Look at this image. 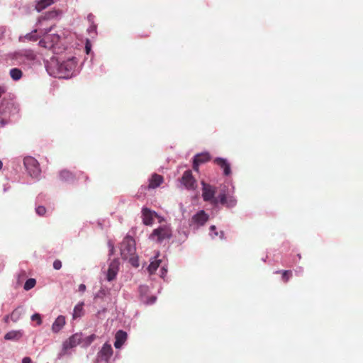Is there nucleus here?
<instances>
[{
    "mask_svg": "<svg viewBox=\"0 0 363 363\" xmlns=\"http://www.w3.org/2000/svg\"><path fill=\"white\" fill-rule=\"evenodd\" d=\"M52 29V26L43 29H35L31 33L19 37V40L22 42L35 41L38 39L36 33L38 30L45 35L39 41L38 45L48 50H51L55 54L60 53L62 50L65 49L66 44L69 42V37L71 35L67 30H60L57 33L48 34Z\"/></svg>",
    "mask_w": 363,
    "mask_h": 363,
    "instance_id": "1",
    "label": "nucleus"
},
{
    "mask_svg": "<svg viewBox=\"0 0 363 363\" xmlns=\"http://www.w3.org/2000/svg\"><path fill=\"white\" fill-rule=\"evenodd\" d=\"M77 60L74 56H53L45 62V68L49 75L69 79L74 76L77 72Z\"/></svg>",
    "mask_w": 363,
    "mask_h": 363,
    "instance_id": "2",
    "label": "nucleus"
},
{
    "mask_svg": "<svg viewBox=\"0 0 363 363\" xmlns=\"http://www.w3.org/2000/svg\"><path fill=\"white\" fill-rule=\"evenodd\" d=\"M121 255L125 260L135 267H139L138 257L135 255L136 247L135 240L130 236H125L120 245Z\"/></svg>",
    "mask_w": 363,
    "mask_h": 363,
    "instance_id": "3",
    "label": "nucleus"
},
{
    "mask_svg": "<svg viewBox=\"0 0 363 363\" xmlns=\"http://www.w3.org/2000/svg\"><path fill=\"white\" fill-rule=\"evenodd\" d=\"M11 58L16 64L30 66L34 63L36 55L31 50H20L14 52L11 55Z\"/></svg>",
    "mask_w": 363,
    "mask_h": 363,
    "instance_id": "4",
    "label": "nucleus"
},
{
    "mask_svg": "<svg viewBox=\"0 0 363 363\" xmlns=\"http://www.w3.org/2000/svg\"><path fill=\"white\" fill-rule=\"evenodd\" d=\"M172 235V231L170 226L167 224H164L154 229L149 235V239L156 242H162L165 240L169 239Z\"/></svg>",
    "mask_w": 363,
    "mask_h": 363,
    "instance_id": "5",
    "label": "nucleus"
},
{
    "mask_svg": "<svg viewBox=\"0 0 363 363\" xmlns=\"http://www.w3.org/2000/svg\"><path fill=\"white\" fill-rule=\"evenodd\" d=\"M82 342V333H76L71 335L69 338L65 340L62 343L61 356L68 354V351L77 345H80Z\"/></svg>",
    "mask_w": 363,
    "mask_h": 363,
    "instance_id": "6",
    "label": "nucleus"
},
{
    "mask_svg": "<svg viewBox=\"0 0 363 363\" xmlns=\"http://www.w3.org/2000/svg\"><path fill=\"white\" fill-rule=\"evenodd\" d=\"M235 187L231 185V189L228 190L227 192L225 189L218 195V203L225 205L228 208H233L237 204V199L233 196Z\"/></svg>",
    "mask_w": 363,
    "mask_h": 363,
    "instance_id": "7",
    "label": "nucleus"
},
{
    "mask_svg": "<svg viewBox=\"0 0 363 363\" xmlns=\"http://www.w3.org/2000/svg\"><path fill=\"white\" fill-rule=\"evenodd\" d=\"M23 164L31 177L37 179L40 177L41 170L38 162L34 157H26L23 160Z\"/></svg>",
    "mask_w": 363,
    "mask_h": 363,
    "instance_id": "8",
    "label": "nucleus"
},
{
    "mask_svg": "<svg viewBox=\"0 0 363 363\" xmlns=\"http://www.w3.org/2000/svg\"><path fill=\"white\" fill-rule=\"evenodd\" d=\"M180 188H184L189 191L195 190L197 187L196 179L192 176L191 171L186 170L184 172L180 179Z\"/></svg>",
    "mask_w": 363,
    "mask_h": 363,
    "instance_id": "9",
    "label": "nucleus"
},
{
    "mask_svg": "<svg viewBox=\"0 0 363 363\" xmlns=\"http://www.w3.org/2000/svg\"><path fill=\"white\" fill-rule=\"evenodd\" d=\"M201 184L203 199L205 201H210L213 204H217L219 199L218 197H215V188L208 184H206L204 182H202Z\"/></svg>",
    "mask_w": 363,
    "mask_h": 363,
    "instance_id": "10",
    "label": "nucleus"
},
{
    "mask_svg": "<svg viewBox=\"0 0 363 363\" xmlns=\"http://www.w3.org/2000/svg\"><path fill=\"white\" fill-rule=\"evenodd\" d=\"M208 215L204 211H199L192 217L189 223L190 227H191L194 230H197L200 227L205 225V223L208 221Z\"/></svg>",
    "mask_w": 363,
    "mask_h": 363,
    "instance_id": "11",
    "label": "nucleus"
},
{
    "mask_svg": "<svg viewBox=\"0 0 363 363\" xmlns=\"http://www.w3.org/2000/svg\"><path fill=\"white\" fill-rule=\"evenodd\" d=\"M147 269L150 272H153L157 269H159L160 272H167L168 270L167 261L165 259H159L158 256H156L151 259Z\"/></svg>",
    "mask_w": 363,
    "mask_h": 363,
    "instance_id": "12",
    "label": "nucleus"
},
{
    "mask_svg": "<svg viewBox=\"0 0 363 363\" xmlns=\"http://www.w3.org/2000/svg\"><path fill=\"white\" fill-rule=\"evenodd\" d=\"M113 355V349L110 344L105 343L102 346L101 350L98 352L97 362H104L108 363Z\"/></svg>",
    "mask_w": 363,
    "mask_h": 363,
    "instance_id": "13",
    "label": "nucleus"
},
{
    "mask_svg": "<svg viewBox=\"0 0 363 363\" xmlns=\"http://www.w3.org/2000/svg\"><path fill=\"white\" fill-rule=\"evenodd\" d=\"M157 213L155 211L150 210L149 208H144L142 210V218L143 222L146 225H150L152 224L153 219L157 217Z\"/></svg>",
    "mask_w": 363,
    "mask_h": 363,
    "instance_id": "14",
    "label": "nucleus"
},
{
    "mask_svg": "<svg viewBox=\"0 0 363 363\" xmlns=\"http://www.w3.org/2000/svg\"><path fill=\"white\" fill-rule=\"evenodd\" d=\"M66 320L64 315H59L52 325V331L54 333H58L65 325Z\"/></svg>",
    "mask_w": 363,
    "mask_h": 363,
    "instance_id": "15",
    "label": "nucleus"
},
{
    "mask_svg": "<svg viewBox=\"0 0 363 363\" xmlns=\"http://www.w3.org/2000/svg\"><path fill=\"white\" fill-rule=\"evenodd\" d=\"M214 162L223 169V173L225 175H229L231 173L230 164L226 159L217 157L215 159Z\"/></svg>",
    "mask_w": 363,
    "mask_h": 363,
    "instance_id": "16",
    "label": "nucleus"
},
{
    "mask_svg": "<svg viewBox=\"0 0 363 363\" xmlns=\"http://www.w3.org/2000/svg\"><path fill=\"white\" fill-rule=\"evenodd\" d=\"M23 335V332L21 330H11L8 332L4 335V339L6 340L18 341Z\"/></svg>",
    "mask_w": 363,
    "mask_h": 363,
    "instance_id": "17",
    "label": "nucleus"
},
{
    "mask_svg": "<svg viewBox=\"0 0 363 363\" xmlns=\"http://www.w3.org/2000/svg\"><path fill=\"white\" fill-rule=\"evenodd\" d=\"M115 337L114 346L116 348H120L127 339V333L123 330H118Z\"/></svg>",
    "mask_w": 363,
    "mask_h": 363,
    "instance_id": "18",
    "label": "nucleus"
},
{
    "mask_svg": "<svg viewBox=\"0 0 363 363\" xmlns=\"http://www.w3.org/2000/svg\"><path fill=\"white\" fill-rule=\"evenodd\" d=\"M57 0H35V9L40 12L53 4Z\"/></svg>",
    "mask_w": 363,
    "mask_h": 363,
    "instance_id": "19",
    "label": "nucleus"
},
{
    "mask_svg": "<svg viewBox=\"0 0 363 363\" xmlns=\"http://www.w3.org/2000/svg\"><path fill=\"white\" fill-rule=\"evenodd\" d=\"M163 182V177L161 175L155 174L149 180L148 188L155 189L159 186Z\"/></svg>",
    "mask_w": 363,
    "mask_h": 363,
    "instance_id": "20",
    "label": "nucleus"
},
{
    "mask_svg": "<svg viewBox=\"0 0 363 363\" xmlns=\"http://www.w3.org/2000/svg\"><path fill=\"white\" fill-rule=\"evenodd\" d=\"M11 107H13V105L11 104H1L0 105V123L2 124H5L6 122H4V120L6 119L9 115L7 113V110L10 109Z\"/></svg>",
    "mask_w": 363,
    "mask_h": 363,
    "instance_id": "21",
    "label": "nucleus"
},
{
    "mask_svg": "<svg viewBox=\"0 0 363 363\" xmlns=\"http://www.w3.org/2000/svg\"><path fill=\"white\" fill-rule=\"evenodd\" d=\"M210 233L209 235L212 239H216L218 238L219 239L222 240L224 238V233L223 231L218 232L217 230V228L215 225H211L209 228Z\"/></svg>",
    "mask_w": 363,
    "mask_h": 363,
    "instance_id": "22",
    "label": "nucleus"
},
{
    "mask_svg": "<svg viewBox=\"0 0 363 363\" xmlns=\"http://www.w3.org/2000/svg\"><path fill=\"white\" fill-rule=\"evenodd\" d=\"M9 74L13 80L18 81L21 79L23 72L18 68H12L9 71Z\"/></svg>",
    "mask_w": 363,
    "mask_h": 363,
    "instance_id": "23",
    "label": "nucleus"
},
{
    "mask_svg": "<svg viewBox=\"0 0 363 363\" xmlns=\"http://www.w3.org/2000/svg\"><path fill=\"white\" fill-rule=\"evenodd\" d=\"M83 306L84 303H79L77 306H75L72 314L73 319H76L77 318H80L83 315Z\"/></svg>",
    "mask_w": 363,
    "mask_h": 363,
    "instance_id": "24",
    "label": "nucleus"
},
{
    "mask_svg": "<svg viewBox=\"0 0 363 363\" xmlns=\"http://www.w3.org/2000/svg\"><path fill=\"white\" fill-rule=\"evenodd\" d=\"M120 270V262L114 259L111 261L107 272H118Z\"/></svg>",
    "mask_w": 363,
    "mask_h": 363,
    "instance_id": "25",
    "label": "nucleus"
},
{
    "mask_svg": "<svg viewBox=\"0 0 363 363\" xmlns=\"http://www.w3.org/2000/svg\"><path fill=\"white\" fill-rule=\"evenodd\" d=\"M194 159L198 161L199 164L204 163L210 160V156L208 152L200 153L195 155Z\"/></svg>",
    "mask_w": 363,
    "mask_h": 363,
    "instance_id": "26",
    "label": "nucleus"
},
{
    "mask_svg": "<svg viewBox=\"0 0 363 363\" xmlns=\"http://www.w3.org/2000/svg\"><path fill=\"white\" fill-rule=\"evenodd\" d=\"M59 177L61 180L66 182L71 181L73 179L72 174L67 170L61 171L60 172Z\"/></svg>",
    "mask_w": 363,
    "mask_h": 363,
    "instance_id": "27",
    "label": "nucleus"
},
{
    "mask_svg": "<svg viewBox=\"0 0 363 363\" xmlns=\"http://www.w3.org/2000/svg\"><path fill=\"white\" fill-rule=\"evenodd\" d=\"M96 339V335L94 334H92L91 335H89L86 337L85 338H82V342L81 344H82V347H88Z\"/></svg>",
    "mask_w": 363,
    "mask_h": 363,
    "instance_id": "28",
    "label": "nucleus"
},
{
    "mask_svg": "<svg viewBox=\"0 0 363 363\" xmlns=\"http://www.w3.org/2000/svg\"><path fill=\"white\" fill-rule=\"evenodd\" d=\"M35 284H36V281L35 279H33V278L28 279L26 281V283L23 286V289L26 291H28V290L33 289L35 286Z\"/></svg>",
    "mask_w": 363,
    "mask_h": 363,
    "instance_id": "29",
    "label": "nucleus"
},
{
    "mask_svg": "<svg viewBox=\"0 0 363 363\" xmlns=\"http://www.w3.org/2000/svg\"><path fill=\"white\" fill-rule=\"evenodd\" d=\"M21 314V313L19 310L15 309L11 313L10 318L13 322H16L19 319Z\"/></svg>",
    "mask_w": 363,
    "mask_h": 363,
    "instance_id": "30",
    "label": "nucleus"
},
{
    "mask_svg": "<svg viewBox=\"0 0 363 363\" xmlns=\"http://www.w3.org/2000/svg\"><path fill=\"white\" fill-rule=\"evenodd\" d=\"M35 212L38 215L43 216L46 213V208L43 206H39L35 208Z\"/></svg>",
    "mask_w": 363,
    "mask_h": 363,
    "instance_id": "31",
    "label": "nucleus"
},
{
    "mask_svg": "<svg viewBox=\"0 0 363 363\" xmlns=\"http://www.w3.org/2000/svg\"><path fill=\"white\" fill-rule=\"evenodd\" d=\"M31 320L33 321H36L37 322V324L38 325H41L42 324V319H41V316L39 313H35L33 314L32 316H31Z\"/></svg>",
    "mask_w": 363,
    "mask_h": 363,
    "instance_id": "32",
    "label": "nucleus"
},
{
    "mask_svg": "<svg viewBox=\"0 0 363 363\" xmlns=\"http://www.w3.org/2000/svg\"><path fill=\"white\" fill-rule=\"evenodd\" d=\"M89 34L93 33L95 35L96 33V24H90L87 29Z\"/></svg>",
    "mask_w": 363,
    "mask_h": 363,
    "instance_id": "33",
    "label": "nucleus"
},
{
    "mask_svg": "<svg viewBox=\"0 0 363 363\" xmlns=\"http://www.w3.org/2000/svg\"><path fill=\"white\" fill-rule=\"evenodd\" d=\"M62 267V262L60 260H58V259H56L53 262V268L55 269V270H59Z\"/></svg>",
    "mask_w": 363,
    "mask_h": 363,
    "instance_id": "34",
    "label": "nucleus"
},
{
    "mask_svg": "<svg viewBox=\"0 0 363 363\" xmlns=\"http://www.w3.org/2000/svg\"><path fill=\"white\" fill-rule=\"evenodd\" d=\"M179 240L182 242L184 241L188 236V234L185 231H183V232L179 231Z\"/></svg>",
    "mask_w": 363,
    "mask_h": 363,
    "instance_id": "35",
    "label": "nucleus"
},
{
    "mask_svg": "<svg viewBox=\"0 0 363 363\" xmlns=\"http://www.w3.org/2000/svg\"><path fill=\"white\" fill-rule=\"evenodd\" d=\"M117 274H106V279L108 281L114 280L116 277Z\"/></svg>",
    "mask_w": 363,
    "mask_h": 363,
    "instance_id": "36",
    "label": "nucleus"
},
{
    "mask_svg": "<svg viewBox=\"0 0 363 363\" xmlns=\"http://www.w3.org/2000/svg\"><path fill=\"white\" fill-rule=\"evenodd\" d=\"M94 16L92 14V13H89L88 16H87V21H89V23L90 24H95L94 23Z\"/></svg>",
    "mask_w": 363,
    "mask_h": 363,
    "instance_id": "37",
    "label": "nucleus"
},
{
    "mask_svg": "<svg viewBox=\"0 0 363 363\" xmlns=\"http://www.w3.org/2000/svg\"><path fill=\"white\" fill-rule=\"evenodd\" d=\"M199 163L198 162V161H196V160L194 159V164H193V169L198 172L199 171Z\"/></svg>",
    "mask_w": 363,
    "mask_h": 363,
    "instance_id": "38",
    "label": "nucleus"
},
{
    "mask_svg": "<svg viewBox=\"0 0 363 363\" xmlns=\"http://www.w3.org/2000/svg\"><path fill=\"white\" fill-rule=\"evenodd\" d=\"M108 247H109L110 253L112 254L113 252V250H114V245L111 241H109L108 242Z\"/></svg>",
    "mask_w": 363,
    "mask_h": 363,
    "instance_id": "39",
    "label": "nucleus"
},
{
    "mask_svg": "<svg viewBox=\"0 0 363 363\" xmlns=\"http://www.w3.org/2000/svg\"><path fill=\"white\" fill-rule=\"evenodd\" d=\"M290 274H282V280L285 282L287 281L290 278Z\"/></svg>",
    "mask_w": 363,
    "mask_h": 363,
    "instance_id": "40",
    "label": "nucleus"
},
{
    "mask_svg": "<svg viewBox=\"0 0 363 363\" xmlns=\"http://www.w3.org/2000/svg\"><path fill=\"white\" fill-rule=\"evenodd\" d=\"M85 49H86V53L89 54L90 50H91V45H90L89 42L88 40L86 42V46H85Z\"/></svg>",
    "mask_w": 363,
    "mask_h": 363,
    "instance_id": "41",
    "label": "nucleus"
},
{
    "mask_svg": "<svg viewBox=\"0 0 363 363\" xmlns=\"http://www.w3.org/2000/svg\"><path fill=\"white\" fill-rule=\"evenodd\" d=\"M22 363H32V361L30 357H26L22 359Z\"/></svg>",
    "mask_w": 363,
    "mask_h": 363,
    "instance_id": "42",
    "label": "nucleus"
},
{
    "mask_svg": "<svg viewBox=\"0 0 363 363\" xmlns=\"http://www.w3.org/2000/svg\"><path fill=\"white\" fill-rule=\"evenodd\" d=\"M86 290V286L83 284H81L79 286V291L81 292H84Z\"/></svg>",
    "mask_w": 363,
    "mask_h": 363,
    "instance_id": "43",
    "label": "nucleus"
},
{
    "mask_svg": "<svg viewBox=\"0 0 363 363\" xmlns=\"http://www.w3.org/2000/svg\"><path fill=\"white\" fill-rule=\"evenodd\" d=\"M4 92H5V89H4V88L0 86V97L1 96V95H2Z\"/></svg>",
    "mask_w": 363,
    "mask_h": 363,
    "instance_id": "44",
    "label": "nucleus"
},
{
    "mask_svg": "<svg viewBox=\"0 0 363 363\" xmlns=\"http://www.w3.org/2000/svg\"><path fill=\"white\" fill-rule=\"evenodd\" d=\"M155 300H156V297H155V296H152V297L150 298V302L151 303H154V302L155 301Z\"/></svg>",
    "mask_w": 363,
    "mask_h": 363,
    "instance_id": "45",
    "label": "nucleus"
},
{
    "mask_svg": "<svg viewBox=\"0 0 363 363\" xmlns=\"http://www.w3.org/2000/svg\"><path fill=\"white\" fill-rule=\"evenodd\" d=\"M179 206H180V208H181V210L184 212V206H183V204H182V203H180V204H179Z\"/></svg>",
    "mask_w": 363,
    "mask_h": 363,
    "instance_id": "46",
    "label": "nucleus"
},
{
    "mask_svg": "<svg viewBox=\"0 0 363 363\" xmlns=\"http://www.w3.org/2000/svg\"><path fill=\"white\" fill-rule=\"evenodd\" d=\"M0 33H1V35H3V33H4V28H1L0 29Z\"/></svg>",
    "mask_w": 363,
    "mask_h": 363,
    "instance_id": "47",
    "label": "nucleus"
},
{
    "mask_svg": "<svg viewBox=\"0 0 363 363\" xmlns=\"http://www.w3.org/2000/svg\"><path fill=\"white\" fill-rule=\"evenodd\" d=\"M9 318V317L8 315H7V316H6V317L4 318V320H5V322H6V323H7V322H8Z\"/></svg>",
    "mask_w": 363,
    "mask_h": 363,
    "instance_id": "48",
    "label": "nucleus"
},
{
    "mask_svg": "<svg viewBox=\"0 0 363 363\" xmlns=\"http://www.w3.org/2000/svg\"><path fill=\"white\" fill-rule=\"evenodd\" d=\"M278 272H284V273H286V272H289V271H288V270H282V271H279Z\"/></svg>",
    "mask_w": 363,
    "mask_h": 363,
    "instance_id": "49",
    "label": "nucleus"
},
{
    "mask_svg": "<svg viewBox=\"0 0 363 363\" xmlns=\"http://www.w3.org/2000/svg\"><path fill=\"white\" fill-rule=\"evenodd\" d=\"M2 167H3V163H2V162L0 160V170L1 169Z\"/></svg>",
    "mask_w": 363,
    "mask_h": 363,
    "instance_id": "50",
    "label": "nucleus"
},
{
    "mask_svg": "<svg viewBox=\"0 0 363 363\" xmlns=\"http://www.w3.org/2000/svg\"><path fill=\"white\" fill-rule=\"evenodd\" d=\"M43 21H45V19H43V20H39V23H42Z\"/></svg>",
    "mask_w": 363,
    "mask_h": 363,
    "instance_id": "51",
    "label": "nucleus"
},
{
    "mask_svg": "<svg viewBox=\"0 0 363 363\" xmlns=\"http://www.w3.org/2000/svg\"><path fill=\"white\" fill-rule=\"evenodd\" d=\"M4 191H7V189H6V188H4Z\"/></svg>",
    "mask_w": 363,
    "mask_h": 363,
    "instance_id": "52",
    "label": "nucleus"
}]
</instances>
